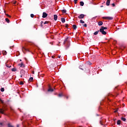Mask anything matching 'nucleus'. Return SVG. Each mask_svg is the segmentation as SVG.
Listing matches in <instances>:
<instances>
[{
  "instance_id": "09e8293b",
  "label": "nucleus",
  "mask_w": 127,
  "mask_h": 127,
  "mask_svg": "<svg viewBox=\"0 0 127 127\" xmlns=\"http://www.w3.org/2000/svg\"><path fill=\"white\" fill-rule=\"evenodd\" d=\"M52 58H54V56H52Z\"/></svg>"
},
{
  "instance_id": "a878e982",
  "label": "nucleus",
  "mask_w": 127,
  "mask_h": 127,
  "mask_svg": "<svg viewBox=\"0 0 127 127\" xmlns=\"http://www.w3.org/2000/svg\"><path fill=\"white\" fill-rule=\"evenodd\" d=\"M80 23H81V24H84L85 22L83 20H80Z\"/></svg>"
},
{
  "instance_id": "49530a36",
  "label": "nucleus",
  "mask_w": 127,
  "mask_h": 127,
  "mask_svg": "<svg viewBox=\"0 0 127 127\" xmlns=\"http://www.w3.org/2000/svg\"><path fill=\"white\" fill-rule=\"evenodd\" d=\"M66 99H68V96H66Z\"/></svg>"
},
{
  "instance_id": "ea45409f",
  "label": "nucleus",
  "mask_w": 127,
  "mask_h": 127,
  "mask_svg": "<svg viewBox=\"0 0 127 127\" xmlns=\"http://www.w3.org/2000/svg\"><path fill=\"white\" fill-rule=\"evenodd\" d=\"M43 23H44V22L43 21H42V22H41V24H43Z\"/></svg>"
},
{
  "instance_id": "7c9ffc66",
  "label": "nucleus",
  "mask_w": 127,
  "mask_h": 127,
  "mask_svg": "<svg viewBox=\"0 0 127 127\" xmlns=\"http://www.w3.org/2000/svg\"><path fill=\"white\" fill-rule=\"evenodd\" d=\"M30 17H31V18H33L34 17V15L33 14H30Z\"/></svg>"
},
{
  "instance_id": "1a4fd4ad",
  "label": "nucleus",
  "mask_w": 127,
  "mask_h": 127,
  "mask_svg": "<svg viewBox=\"0 0 127 127\" xmlns=\"http://www.w3.org/2000/svg\"><path fill=\"white\" fill-rule=\"evenodd\" d=\"M48 91L50 92H53L54 89H52L50 87H49V89H48Z\"/></svg>"
},
{
  "instance_id": "bb28decb",
  "label": "nucleus",
  "mask_w": 127,
  "mask_h": 127,
  "mask_svg": "<svg viewBox=\"0 0 127 127\" xmlns=\"http://www.w3.org/2000/svg\"><path fill=\"white\" fill-rule=\"evenodd\" d=\"M7 127H14V126L10 125V124H9V123L7 124Z\"/></svg>"
},
{
  "instance_id": "c03bdc74",
  "label": "nucleus",
  "mask_w": 127,
  "mask_h": 127,
  "mask_svg": "<svg viewBox=\"0 0 127 127\" xmlns=\"http://www.w3.org/2000/svg\"><path fill=\"white\" fill-rule=\"evenodd\" d=\"M24 72V70H21V72Z\"/></svg>"
},
{
  "instance_id": "c9c22d12",
  "label": "nucleus",
  "mask_w": 127,
  "mask_h": 127,
  "mask_svg": "<svg viewBox=\"0 0 127 127\" xmlns=\"http://www.w3.org/2000/svg\"><path fill=\"white\" fill-rule=\"evenodd\" d=\"M79 69H81L82 70H83V68H82L81 65L79 66Z\"/></svg>"
},
{
  "instance_id": "39448f33",
  "label": "nucleus",
  "mask_w": 127,
  "mask_h": 127,
  "mask_svg": "<svg viewBox=\"0 0 127 127\" xmlns=\"http://www.w3.org/2000/svg\"><path fill=\"white\" fill-rule=\"evenodd\" d=\"M84 16H85L84 14H80L79 16H78V19H81L84 18Z\"/></svg>"
},
{
  "instance_id": "3c124183",
  "label": "nucleus",
  "mask_w": 127,
  "mask_h": 127,
  "mask_svg": "<svg viewBox=\"0 0 127 127\" xmlns=\"http://www.w3.org/2000/svg\"><path fill=\"white\" fill-rule=\"evenodd\" d=\"M100 122V124L102 125V123H101V121Z\"/></svg>"
},
{
  "instance_id": "473e14b6",
  "label": "nucleus",
  "mask_w": 127,
  "mask_h": 127,
  "mask_svg": "<svg viewBox=\"0 0 127 127\" xmlns=\"http://www.w3.org/2000/svg\"><path fill=\"white\" fill-rule=\"evenodd\" d=\"M78 0H73V1H74V3L76 4Z\"/></svg>"
},
{
  "instance_id": "412c9836",
  "label": "nucleus",
  "mask_w": 127,
  "mask_h": 127,
  "mask_svg": "<svg viewBox=\"0 0 127 127\" xmlns=\"http://www.w3.org/2000/svg\"><path fill=\"white\" fill-rule=\"evenodd\" d=\"M121 120H122L123 122H126V119L124 117H122L121 118Z\"/></svg>"
},
{
  "instance_id": "b1692460",
  "label": "nucleus",
  "mask_w": 127,
  "mask_h": 127,
  "mask_svg": "<svg viewBox=\"0 0 127 127\" xmlns=\"http://www.w3.org/2000/svg\"><path fill=\"white\" fill-rule=\"evenodd\" d=\"M66 12H67V11H66L65 9H63V10H62V12H63V13H65Z\"/></svg>"
},
{
  "instance_id": "393cba45",
  "label": "nucleus",
  "mask_w": 127,
  "mask_h": 127,
  "mask_svg": "<svg viewBox=\"0 0 127 127\" xmlns=\"http://www.w3.org/2000/svg\"><path fill=\"white\" fill-rule=\"evenodd\" d=\"M5 21H6V22H7V23H9V20L8 18H5Z\"/></svg>"
},
{
  "instance_id": "a18cd8bd",
  "label": "nucleus",
  "mask_w": 127,
  "mask_h": 127,
  "mask_svg": "<svg viewBox=\"0 0 127 127\" xmlns=\"http://www.w3.org/2000/svg\"><path fill=\"white\" fill-rule=\"evenodd\" d=\"M58 58H61V56H58Z\"/></svg>"
},
{
  "instance_id": "a211bd4d",
  "label": "nucleus",
  "mask_w": 127,
  "mask_h": 127,
  "mask_svg": "<svg viewBox=\"0 0 127 127\" xmlns=\"http://www.w3.org/2000/svg\"><path fill=\"white\" fill-rule=\"evenodd\" d=\"M2 54H3L4 56L6 55H7V52H6V51H2Z\"/></svg>"
},
{
  "instance_id": "f3484780",
  "label": "nucleus",
  "mask_w": 127,
  "mask_h": 127,
  "mask_svg": "<svg viewBox=\"0 0 127 127\" xmlns=\"http://www.w3.org/2000/svg\"><path fill=\"white\" fill-rule=\"evenodd\" d=\"M84 2H83V1L80 2V5H81V6H84Z\"/></svg>"
},
{
  "instance_id": "f704fd0d",
  "label": "nucleus",
  "mask_w": 127,
  "mask_h": 127,
  "mask_svg": "<svg viewBox=\"0 0 127 127\" xmlns=\"http://www.w3.org/2000/svg\"><path fill=\"white\" fill-rule=\"evenodd\" d=\"M68 24H65V28H68Z\"/></svg>"
},
{
  "instance_id": "37998d69",
  "label": "nucleus",
  "mask_w": 127,
  "mask_h": 127,
  "mask_svg": "<svg viewBox=\"0 0 127 127\" xmlns=\"http://www.w3.org/2000/svg\"><path fill=\"white\" fill-rule=\"evenodd\" d=\"M117 111H117V110H116V111H114V113H117Z\"/></svg>"
},
{
  "instance_id": "864d4df0",
  "label": "nucleus",
  "mask_w": 127,
  "mask_h": 127,
  "mask_svg": "<svg viewBox=\"0 0 127 127\" xmlns=\"http://www.w3.org/2000/svg\"><path fill=\"white\" fill-rule=\"evenodd\" d=\"M97 116H99V115H98V114H97Z\"/></svg>"
},
{
  "instance_id": "72a5a7b5",
  "label": "nucleus",
  "mask_w": 127,
  "mask_h": 127,
  "mask_svg": "<svg viewBox=\"0 0 127 127\" xmlns=\"http://www.w3.org/2000/svg\"><path fill=\"white\" fill-rule=\"evenodd\" d=\"M48 24V21H45V23H44V24Z\"/></svg>"
},
{
  "instance_id": "79ce46f5",
  "label": "nucleus",
  "mask_w": 127,
  "mask_h": 127,
  "mask_svg": "<svg viewBox=\"0 0 127 127\" xmlns=\"http://www.w3.org/2000/svg\"><path fill=\"white\" fill-rule=\"evenodd\" d=\"M32 73L34 74V71H32Z\"/></svg>"
},
{
  "instance_id": "5701e85b",
  "label": "nucleus",
  "mask_w": 127,
  "mask_h": 127,
  "mask_svg": "<svg viewBox=\"0 0 127 127\" xmlns=\"http://www.w3.org/2000/svg\"><path fill=\"white\" fill-rule=\"evenodd\" d=\"M117 125H121V121L120 120H118L117 121Z\"/></svg>"
},
{
  "instance_id": "cd10ccee",
  "label": "nucleus",
  "mask_w": 127,
  "mask_h": 127,
  "mask_svg": "<svg viewBox=\"0 0 127 127\" xmlns=\"http://www.w3.org/2000/svg\"><path fill=\"white\" fill-rule=\"evenodd\" d=\"M20 85H24V82L23 81H20Z\"/></svg>"
},
{
  "instance_id": "9b49d317",
  "label": "nucleus",
  "mask_w": 127,
  "mask_h": 127,
  "mask_svg": "<svg viewBox=\"0 0 127 127\" xmlns=\"http://www.w3.org/2000/svg\"><path fill=\"white\" fill-rule=\"evenodd\" d=\"M99 26H102L103 24V22H102L101 21L98 22V23Z\"/></svg>"
},
{
  "instance_id": "e433bc0d",
  "label": "nucleus",
  "mask_w": 127,
  "mask_h": 127,
  "mask_svg": "<svg viewBox=\"0 0 127 127\" xmlns=\"http://www.w3.org/2000/svg\"><path fill=\"white\" fill-rule=\"evenodd\" d=\"M5 15H6L7 16L9 17V18L11 17V16H9V15L8 14H5Z\"/></svg>"
},
{
  "instance_id": "4c0bfd02",
  "label": "nucleus",
  "mask_w": 127,
  "mask_h": 127,
  "mask_svg": "<svg viewBox=\"0 0 127 127\" xmlns=\"http://www.w3.org/2000/svg\"><path fill=\"white\" fill-rule=\"evenodd\" d=\"M83 26L86 27H87V24H84L83 25Z\"/></svg>"
},
{
  "instance_id": "9d476101",
  "label": "nucleus",
  "mask_w": 127,
  "mask_h": 127,
  "mask_svg": "<svg viewBox=\"0 0 127 127\" xmlns=\"http://www.w3.org/2000/svg\"><path fill=\"white\" fill-rule=\"evenodd\" d=\"M106 29H107V28L105 27H101V28L99 29V30H103V31Z\"/></svg>"
},
{
  "instance_id": "f03ea898",
  "label": "nucleus",
  "mask_w": 127,
  "mask_h": 127,
  "mask_svg": "<svg viewBox=\"0 0 127 127\" xmlns=\"http://www.w3.org/2000/svg\"><path fill=\"white\" fill-rule=\"evenodd\" d=\"M68 38H66L65 40L64 41V43L63 44H65L66 43H67V45H66V49H68L69 47V42L68 41Z\"/></svg>"
},
{
  "instance_id": "5fc2aeb1",
  "label": "nucleus",
  "mask_w": 127,
  "mask_h": 127,
  "mask_svg": "<svg viewBox=\"0 0 127 127\" xmlns=\"http://www.w3.org/2000/svg\"><path fill=\"white\" fill-rule=\"evenodd\" d=\"M103 7V6H101V7Z\"/></svg>"
},
{
  "instance_id": "aec40b11",
  "label": "nucleus",
  "mask_w": 127,
  "mask_h": 127,
  "mask_svg": "<svg viewBox=\"0 0 127 127\" xmlns=\"http://www.w3.org/2000/svg\"><path fill=\"white\" fill-rule=\"evenodd\" d=\"M16 71H17V69L16 68H11V71L15 72Z\"/></svg>"
},
{
  "instance_id": "4be33fe9",
  "label": "nucleus",
  "mask_w": 127,
  "mask_h": 127,
  "mask_svg": "<svg viewBox=\"0 0 127 127\" xmlns=\"http://www.w3.org/2000/svg\"><path fill=\"white\" fill-rule=\"evenodd\" d=\"M6 67H7L8 68H10L11 67V65H9L7 63L5 64Z\"/></svg>"
},
{
  "instance_id": "7ed1b4c3",
  "label": "nucleus",
  "mask_w": 127,
  "mask_h": 127,
  "mask_svg": "<svg viewBox=\"0 0 127 127\" xmlns=\"http://www.w3.org/2000/svg\"><path fill=\"white\" fill-rule=\"evenodd\" d=\"M103 18L106 20H113V17H103Z\"/></svg>"
},
{
  "instance_id": "de8ad7c7",
  "label": "nucleus",
  "mask_w": 127,
  "mask_h": 127,
  "mask_svg": "<svg viewBox=\"0 0 127 127\" xmlns=\"http://www.w3.org/2000/svg\"><path fill=\"white\" fill-rule=\"evenodd\" d=\"M16 127H19V125H17V126H16Z\"/></svg>"
},
{
  "instance_id": "2eb2a0df",
  "label": "nucleus",
  "mask_w": 127,
  "mask_h": 127,
  "mask_svg": "<svg viewBox=\"0 0 127 127\" xmlns=\"http://www.w3.org/2000/svg\"><path fill=\"white\" fill-rule=\"evenodd\" d=\"M19 66L21 67H24V64L22 63H21V64H19Z\"/></svg>"
},
{
  "instance_id": "20e7f679",
  "label": "nucleus",
  "mask_w": 127,
  "mask_h": 127,
  "mask_svg": "<svg viewBox=\"0 0 127 127\" xmlns=\"http://www.w3.org/2000/svg\"><path fill=\"white\" fill-rule=\"evenodd\" d=\"M99 32H100V33H102V34H103L104 35H106L107 34V32H105L103 29H99Z\"/></svg>"
},
{
  "instance_id": "4468645a",
  "label": "nucleus",
  "mask_w": 127,
  "mask_h": 127,
  "mask_svg": "<svg viewBox=\"0 0 127 127\" xmlns=\"http://www.w3.org/2000/svg\"><path fill=\"white\" fill-rule=\"evenodd\" d=\"M100 32L99 30H97V31L95 32V33H94V35H98V33Z\"/></svg>"
},
{
  "instance_id": "2f4dec72",
  "label": "nucleus",
  "mask_w": 127,
  "mask_h": 127,
  "mask_svg": "<svg viewBox=\"0 0 127 127\" xmlns=\"http://www.w3.org/2000/svg\"><path fill=\"white\" fill-rule=\"evenodd\" d=\"M0 126H4V124L3 123H0Z\"/></svg>"
},
{
  "instance_id": "f257e3e1",
  "label": "nucleus",
  "mask_w": 127,
  "mask_h": 127,
  "mask_svg": "<svg viewBox=\"0 0 127 127\" xmlns=\"http://www.w3.org/2000/svg\"><path fill=\"white\" fill-rule=\"evenodd\" d=\"M0 102L2 104H4L3 100H2L1 99H0ZM6 110V108H5V107H2V108H0V113L2 114V115L4 114V111Z\"/></svg>"
},
{
  "instance_id": "423d86ee",
  "label": "nucleus",
  "mask_w": 127,
  "mask_h": 127,
  "mask_svg": "<svg viewBox=\"0 0 127 127\" xmlns=\"http://www.w3.org/2000/svg\"><path fill=\"white\" fill-rule=\"evenodd\" d=\"M22 51H23V53H24V51L29 52V50L28 49H26V48H24V47H22Z\"/></svg>"
},
{
  "instance_id": "6e6552de",
  "label": "nucleus",
  "mask_w": 127,
  "mask_h": 127,
  "mask_svg": "<svg viewBox=\"0 0 127 127\" xmlns=\"http://www.w3.org/2000/svg\"><path fill=\"white\" fill-rule=\"evenodd\" d=\"M58 18V16H57V15L55 14V15H54V20L57 21Z\"/></svg>"
},
{
  "instance_id": "ddd939ff",
  "label": "nucleus",
  "mask_w": 127,
  "mask_h": 127,
  "mask_svg": "<svg viewBox=\"0 0 127 127\" xmlns=\"http://www.w3.org/2000/svg\"><path fill=\"white\" fill-rule=\"evenodd\" d=\"M110 4V0H107L106 4L107 6H109Z\"/></svg>"
},
{
  "instance_id": "8fccbe9b",
  "label": "nucleus",
  "mask_w": 127,
  "mask_h": 127,
  "mask_svg": "<svg viewBox=\"0 0 127 127\" xmlns=\"http://www.w3.org/2000/svg\"><path fill=\"white\" fill-rule=\"evenodd\" d=\"M20 76L21 77H22V75H21Z\"/></svg>"
},
{
  "instance_id": "a19ab883",
  "label": "nucleus",
  "mask_w": 127,
  "mask_h": 127,
  "mask_svg": "<svg viewBox=\"0 0 127 127\" xmlns=\"http://www.w3.org/2000/svg\"><path fill=\"white\" fill-rule=\"evenodd\" d=\"M43 24H41V27H43Z\"/></svg>"
},
{
  "instance_id": "c756f323",
  "label": "nucleus",
  "mask_w": 127,
  "mask_h": 127,
  "mask_svg": "<svg viewBox=\"0 0 127 127\" xmlns=\"http://www.w3.org/2000/svg\"><path fill=\"white\" fill-rule=\"evenodd\" d=\"M63 96V94H59V97H62Z\"/></svg>"
},
{
  "instance_id": "603ef678",
  "label": "nucleus",
  "mask_w": 127,
  "mask_h": 127,
  "mask_svg": "<svg viewBox=\"0 0 127 127\" xmlns=\"http://www.w3.org/2000/svg\"><path fill=\"white\" fill-rule=\"evenodd\" d=\"M3 74H4V75H5V72H4Z\"/></svg>"
},
{
  "instance_id": "6ab92c4d",
  "label": "nucleus",
  "mask_w": 127,
  "mask_h": 127,
  "mask_svg": "<svg viewBox=\"0 0 127 127\" xmlns=\"http://www.w3.org/2000/svg\"><path fill=\"white\" fill-rule=\"evenodd\" d=\"M72 27H73V30H76V29L77 28L76 25H73Z\"/></svg>"
},
{
  "instance_id": "f8f14e48",
  "label": "nucleus",
  "mask_w": 127,
  "mask_h": 127,
  "mask_svg": "<svg viewBox=\"0 0 127 127\" xmlns=\"http://www.w3.org/2000/svg\"><path fill=\"white\" fill-rule=\"evenodd\" d=\"M61 21H62V23H65V19L64 18H61Z\"/></svg>"
},
{
  "instance_id": "c85d7f7f",
  "label": "nucleus",
  "mask_w": 127,
  "mask_h": 127,
  "mask_svg": "<svg viewBox=\"0 0 127 127\" xmlns=\"http://www.w3.org/2000/svg\"><path fill=\"white\" fill-rule=\"evenodd\" d=\"M0 91L2 92H4V88H1Z\"/></svg>"
},
{
  "instance_id": "0eeeda50",
  "label": "nucleus",
  "mask_w": 127,
  "mask_h": 127,
  "mask_svg": "<svg viewBox=\"0 0 127 127\" xmlns=\"http://www.w3.org/2000/svg\"><path fill=\"white\" fill-rule=\"evenodd\" d=\"M48 14L46 12H44L42 14V18H46L47 17Z\"/></svg>"
},
{
  "instance_id": "6e6d98bb",
  "label": "nucleus",
  "mask_w": 127,
  "mask_h": 127,
  "mask_svg": "<svg viewBox=\"0 0 127 127\" xmlns=\"http://www.w3.org/2000/svg\"><path fill=\"white\" fill-rule=\"evenodd\" d=\"M1 55V54L0 53V55Z\"/></svg>"
},
{
  "instance_id": "58836bf2",
  "label": "nucleus",
  "mask_w": 127,
  "mask_h": 127,
  "mask_svg": "<svg viewBox=\"0 0 127 127\" xmlns=\"http://www.w3.org/2000/svg\"><path fill=\"white\" fill-rule=\"evenodd\" d=\"M112 6L113 7H115V3H112Z\"/></svg>"
},
{
  "instance_id": "dca6fc26",
  "label": "nucleus",
  "mask_w": 127,
  "mask_h": 127,
  "mask_svg": "<svg viewBox=\"0 0 127 127\" xmlns=\"http://www.w3.org/2000/svg\"><path fill=\"white\" fill-rule=\"evenodd\" d=\"M33 80V77H31L29 78V80H28V81L32 82Z\"/></svg>"
}]
</instances>
